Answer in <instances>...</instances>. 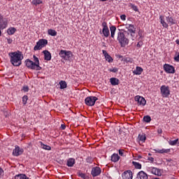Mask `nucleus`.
I'll return each instance as SVG.
<instances>
[{"instance_id": "obj_1", "label": "nucleus", "mask_w": 179, "mask_h": 179, "mask_svg": "<svg viewBox=\"0 0 179 179\" xmlns=\"http://www.w3.org/2000/svg\"><path fill=\"white\" fill-rule=\"evenodd\" d=\"M8 56L10 57V62L13 66H20L22 65V60L24 57L21 51L9 52Z\"/></svg>"}, {"instance_id": "obj_2", "label": "nucleus", "mask_w": 179, "mask_h": 179, "mask_svg": "<svg viewBox=\"0 0 179 179\" xmlns=\"http://www.w3.org/2000/svg\"><path fill=\"white\" fill-rule=\"evenodd\" d=\"M117 41H119L121 47H125L129 44V39L125 37V34L123 32L117 33Z\"/></svg>"}, {"instance_id": "obj_3", "label": "nucleus", "mask_w": 179, "mask_h": 179, "mask_svg": "<svg viewBox=\"0 0 179 179\" xmlns=\"http://www.w3.org/2000/svg\"><path fill=\"white\" fill-rule=\"evenodd\" d=\"M126 29L128 30L127 34H130L131 40L134 41V40H135V38L136 37V28L134 24H127Z\"/></svg>"}, {"instance_id": "obj_4", "label": "nucleus", "mask_w": 179, "mask_h": 179, "mask_svg": "<svg viewBox=\"0 0 179 179\" xmlns=\"http://www.w3.org/2000/svg\"><path fill=\"white\" fill-rule=\"evenodd\" d=\"M47 44H48V41L47 39H39L36 43V45L34 46V50L38 51L42 48H44Z\"/></svg>"}, {"instance_id": "obj_5", "label": "nucleus", "mask_w": 179, "mask_h": 179, "mask_svg": "<svg viewBox=\"0 0 179 179\" xmlns=\"http://www.w3.org/2000/svg\"><path fill=\"white\" fill-rule=\"evenodd\" d=\"M97 100H99V98H97V96H90L85 98V103L86 106L93 107V106L96 104V101H97Z\"/></svg>"}, {"instance_id": "obj_6", "label": "nucleus", "mask_w": 179, "mask_h": 179, "mask_svg": "<svg viewBox=\"0 0 179 179\" xmlns=\"http://www.w3.org/2000/svg\"><path fill=\"white\" fill-rule=\"evenodd\" d=\"M160 92L162 97H169L171 93L170 87L166 85H162L160 87Z\"/></svg>"}, {"instance_id": "obj_7", "label": "nucleus", "mask_w": 179, "mask_h": 179, "mask_svg": "<svg viewBox=\"0 0 179 179\" xmlns=\"http://www.w3.org/2000/svg\"><path fill=\"white\" fill-rule=\"evenodd\" d=\"M163 68L166 73H176V69L172 65L165 64Z\"/></svg>"}, {"instance_id": "obj_8", "label": "nucleus", "mask_w": 179, "mask_h": 179, "mask_svg": "<svg viewBox=\"0 0 179 179\" xmlns=\"http://www.w3.org/2000/svg\"><path fill=\"white\" fill-rule=\"evenodd\" d=\"M135 101H137L138 106H146V99L143 96H141L139 95H137L134 98Z\"/></svg>"}, {"instance_id": "obj_9", "label": "nucleus", "mask_w": 179, "mask_h": 179, "mask_svg": "<svg viewBox=\"0 0 179 179\" xmlns=\"http://www.w3.org/2000/svg\"><path fill=\"white\" fill-rule=\"evenodd\" d=\"M102 34H103L104 37H108L110 36V29H108V26H107V22H103L102 23Z\"/></svg>"}, {"instance_id": "obj_10", "label": "nucleus", "mask_w": 179, "mask_h": 179, "mask_svg": "<svg viewBox=\"0 0 179 179\" xmlns=\"http://www.w3.org/2000/svg\"><path fill=\"white\" fill-rule=\"evenodd\" d=\"M23 152H24L23 148H20L18 145H15V148L13 150V156H20L23 155Z\"/></svg>"}, {"instance_id": "obj_11", "label": "nucleus", "mask_w": 179, "mask_h": 179, "mask_svg": "<svg viewBox=\"0 0 179 179\" xmlns=\"http://www.w3.org/2000/svg\"><path fill=\"white\" fill-rule=\"evenodd\" d=\"M25 65L27 68H29V69L37 71V67H36L34 62L30 60L29 59L25 61Z\"/></svg>"}, {"instance_id": "obj_12", "label": "nucleus", "mask_w": 179, "mask_h": 179, "mask_svg": "<svg viewBox=\"0 0 179 179\" xmlns=\"http://www.w3.org/2000/svg\"><path fill=\"white\" fill-rule=\"evenodd\" d=\"M122 179H132V178H134V175L132 174V171H131V170L125 171L122 174Z\"/></svg>"}, {"instance_id": "obj_13", "label": "nucleus", "mask_w": 179, "mask_h": 179, "mask_svg": "<svg viewBox=\"0 0 179 179\" xmlns=\"http://www.w3.org/2000/svg\"><path fill=\"white\" fill-rule=\"evenodd\" d=\"M91 174L92 177H97L99 174H101V169L97 166L92 168Z\"/></svg>"}, {"instance_id": "obj_14", "label": "nucleus", "mask_w": 179, "mask_h": 179, "mask_svg": "<svg viewBox=\"0 0 179 179\" xmlns=\"http://www.w3.org/2000/svg\"><path fill=\"white\" fill-rule=\"evenodd\" d=\"M71 54H72V52H71V51H66V50H62L59 52V57H61V58H64V59H65V58H66V57H68V58H69V57H71Z\"/></svg>"}, {"instance_id": "obj_15", "label": "nucleus", "mask_w": 179, "mask_h": 179, "mask_svg": "<svg viewBox=\"0 0 179 179\" xmlns=\"http://www.w3.org/2000/svg\"><path fill=\"white\" fill-rule=\"evenodd\" d=\"M154 152H155V153H159L160 155H164V153H170L171 150L170 148L154 149Z\"/></svg>"}, {"instance_id": "obj_16", "label": "nucleus", "mask_w": 179, "mask_h": 179, "mask_svg": "<svg viewBox=\"0 0 179 179\" xmlns=\"http://www.w3.org/2000/svg\"><path fill=\"white\" fill-rule=\"evenodd\" d=\"M150 170L152 174H154L155 176H158V177L162 176V170H160L159 169L151 167L150 168Z\"/></svg>"}, {"instance_id": "obj_17", "label": "nucleus", "mask_w": 179, "mask_h": 179, "mask_svg": "<svg viewBox=\"0 0 179 179\" xmlns=\"http://www.w3.org/2000/svg\"><path fill=\"white\" fill-rule=\"evenodd\" d=\"M136 178L138 179H148L149 178V176L148 173H145L143 171H141L137 173Z\"/></svg>"}, {"instance_id": "obj_18", "label": "nucleus", "mask_w": 179, "mask_h": 179, "mask_svg": "<svg viewBox=\"0 0 179 179\" xmlns=\"http://www.w3.org/2000/svg\"><path fill=\"white\" fill-rule=\"evenodd\" d=\"M33 57L36 71H41V66H40V60H38V57H36V55H34Z\"/></svg>"}, {"instance_id": "obj_19", "label": "nucleus", "mask_w": 179, "mask_h": 179, "mask_svg": "<svg viewBox=\"0 0 179 179\" xmlns=\"http://www.w3.org/2000/svg\"><path fill=\"white\" fill-rule=\"evenodd\" d=\"M43 54L44 55V59L45 61H51V52H50V51L48 50H43Z\"/></svg>"}, {"instance_id": "obj_20", "label": "nucleus", "mask_w": 179, "mask_h": 179, "mask_svg": "<svg viewBox=\"0 0 179 179\" xmlns=\"http://www.w3.org/2000/svg\"><path fill=\"white\" fill-rule=\"evenodd\" d=\"M75 163H76L75 158H69L66 161V166L68 167H73V166H75Z\"/></svg>"}, {"instance_id": "obj_21", "label": "nucleus", "mask_w": 179, "mask_h": 179, "mask_svg": "<svg viewBox=\"0 0 179 179\" xmlns=\"http://www.w3.org/2000/svg\"><path fill=\"white\" fill-rule=\"evenodd\" d=\"M159 20L161 24H162V27H164L165 29H169V24L166 22V20H164V16L160 15L159 16Z\"/></svg>"}, {"instance_id": "obj_22", "label": "nucleus", "mask_w": 179, "mask_h": 179, "mask_svg": "<svg viewBox=\"0 0 179 179\" xmlns=\"http://www.w3.org/2000/svg\"><path fill=\"white\" fill-rule=\"evenodd\" d=\"M110 83L112 86H117V85H120V80L117 78H111Z\"/></svg>"}, {"instance_id": "obj_23", "label": "nucleus", "mask_w": 179, "mask_h": 179, "mask_svg": "<svg viewBox=\"0 0 179 179\" xmlns=\"http://www.w3.org/2000/svg\"><path fill=\"white\" fill-rule=\"evenodd\" d=\"M142 72H143V69L141 66H136V70L133 71L134 75H142Z\"/></svg>"}, {"instance_id": "obj_24", "label": "nucleus", "mask_w": 179, "mask_h": 179, "mask_svg": "<svg viewBox=\"0 0 179 179\" xmlns=\"http://www.w3.org/2000/svg\"><path fill=\"white\" fill-rule=\"evenodd\" d=\"M38 145H40L41 149H43L44 150H51V146L43 144L41 141L38 142Z\"/></svg>"}, {"instance_id": "obj_25", "label": "nucleus", "mask_w": 179, "mask_h": 179, "mask_svg": "<svg viewBox=\"0 0 179 179\" xmlns=\"http://www.w3.org/2000/svg\"><path fill=\"white\" fill-rule=\"evenodd\" d=\"M110 37H112V38H114L115 36V31H117V27H115V26H111L110 27Z\"/></svg>"}, {"instance_id": "obj_26", "label": "nucleus", "mask_w": 179, "mask_h": 179, "mask_svg": "<svg viewBox=\"0 0 179 179\" xmlns=\"http://www.w3.org/2000/svg\"><path fill=\"white\" fill-rule=\"evenodd\" d=\"M15 179H31L26 174L20 173L15 176Z\"/></svg>"}, {"instance_id": "obj_27", "label": "nucleus", "mask_w": 179, "mask_h": 179, "mask_svg": "<svg viewBox=\"0 0 179 179\" xmlns=\"http://www.w3.org/2000/svg\"><path fill=\"white\" fill-rule=\"evenodd\" d=\"M120 160V157L118 156V154L114 153L111 156V161L113 162V163H117Z\"/></svg>"}, {"instance_id": "obj_28", "label": "nucleus", "mask_w": 179, "mask_h": 179, "mask_svg": "<svg viewBox=\"0 0 179 179\" xmlns=\"http://www.w3.org/2000/svg\"><path fill=\"white\" fill-rule=\"evenodd\" d=\"M48 34H49V36H52V37H55L57 33V31H55V29H50L48 30Z\"/></svg>"}, {"instance_id": "obj_29", "label": "nucleus", "mask_w": 179, "mask_h": 179, "mask_svg": "<svg viewBox=\"0 0 179 179\" xmlns=\"http://www.w3.org/2000/svg\"><path fill=\"white\" fill-rule=\"evenodd\" d=\"M7 33L8 34H9L10 36H13V34H15V33H16V28L15 27H10L7 30Z\"/></svg>"}, {"instance_id": "obj_30", "label": "nucleus", "mask_w": 179, "mask_h": 179, "mask_svg": "<svg viewBox=\"0 0 179 179\" xmlns=\"http://www.w3.org/2000/svg\"><path fill=\"white\" fill-rule=\"evenodd\" d=\"M166 22H168V23H171V24H176V20H174L173 17H171V16H168L166 17Z\"/></svg>"}, {"instance_id": "obj_31", "label": "nucleus", "mask_w": 179, "mask_h": 179, "mask_svg": "<svg viewBox=\"0 0 179 179\" xmlns=\"http://www.w3.org/2000/svg\"><path fill=\"white\" fill-rule=\"evenodd\" d=\"M132 164L133 166H134L135 169H138V170H141V169H142V164H141L139 162L133 161Z\"/></svg>"}, {"instance_id": "obj_32", "label": "nucleus", "mask_w": 179, "mask_h": 179, "mask_svg": "<svg viewBox=\"0 0 179 179\" xmlns=\"http://www.w3.org/2000/svg\"><path fill=\"white\" fill-rule=\"evenodd\" d=\"M43 3V0H32L31 4L34 5V6H37L38 5H41Z\"/></svg>"}, {"instance_id": "obj_33", "label": "nucleus", "mask_w": 179, "mask_h": 179, "mask_svg": "<svg viewBox=\"0 0 179 179\" xmlns=\"http://www.w3.org/2000/svg\"><path fill=\"white\" fill-rule=\"evenodd\" d=\"M60 89H66V82L62 80L59 82Z\"/></svg>"}, {"instance_id": "obj_34", "label": "nucleus", "mask_w": 179, "mask_h": 179, "mask_svg": "<svg viewBox=\"0 0 179 179\" xmlns=\"http://www.w3.org/2000/svg\"><path fill=\"white\" fill-rule=\"evenodd\" d=\"M105 59H106V61H107L109 63H111V62H113V61H114V59H113V57H111V56L110 55L105 56Z\"/></svg>"}, {"instance_id": "obj_35", "label": "nucleus", "mask_w": 179, "mask_h": 179, "mask_svg": "<svg viewBox=\"0 0 179 179\" xmlns=\"http://www.w3.org/2000/svg\"><path fill=\"white\" fill-rule=\"evenodd\" d=\"M138 139L141 142H145V141H146V135H145V134H142V135L139 134L138 135Z\"/></svg>"}, {"instance_id": "obj_36", "label": "nucleus", "mask_w": 179, "mask_h": 179, "mask_svg": "<svg viewBox=\"0 0 179 179\" xmlns=\"http://www.w3.org/2000/svg\"><path fill=\"white\" fill-rule=\"evenodd\" d=\"M178 142V138L174 140V141H169V144L171 145V146H176V145H177Z\"/></svg>"}, {"instance_id": "obj_37", "label": "nucleus", "mask_w": 179, "mask_h": 179, "mask_svg": "<svg viewBox=\"0 0 179 179\" xmlns=\"http://www.w3.org/2000/svg\"><path fill=\"white\" fill-rule=\"evenodd\" d=\"M143 121L145 122H150L152 121V117H150L149 115L144 116Z\"/></svg>"}, {"instance_id": "obj_38", "label": "nucleus", "mask_w": 179, "mask_h": 179, "mask_svg": "<svg viewBox=\"0 0 179 179\" xmlns=\"http://www.w3.org/2000/svg\"><path fill=\"white\" fill-rule=\"evenodd\" d=\"M27 100H29V96H27V95H24L22 97V103L24 106H26V104H27Z\"/></svg>"}, {"instance_id": "obj_39", "label": "nucleus", "mask_w": 179, "mask_h": 179, "mask_svg": "<svg viewBox=\"0 0 179 179\" xmlns=\"http://www.w3.org/2000/svg\"><path fill=\"white\" fill-rule=\"evenodd\" d=\"M130 6L131 9H133V10H134L135 12H139V9L138 8V6H135V4L131 3Z\"/></svg>"}, {"instance_id": "obj_40", "label": "nucleus", "mask_w": 179, "mask_h": 179, "mask_svg": "<svg viewBox=\"0 0 179 179\" xmlns=\"http://www.w3.org/2000/svg\"><path fill=\"white\" fill-rule=\"evenodd\" d=\"M78 177H80L81 178L86 179V174H85L82 172H78Z\"/></svg>"}, {"instance_id": "obj_41", "label": "nucleus", "mask_w": 179, "mask_h": 179, "mask_svg": "<svg viewBox=\"0 0 179 179\" xmlns=\"http://www.w3.org/2000/svg\"><path fill=\"white\" fill-rule=\"evenodd\" d=\"M86 162L87 163H90V164H92V163H93V158L91 157H87Z\"/></svg>"}, {"instance_id": "obj_42", "label": "nucleus", "mask_w": 179, "mask_h": 179, "mask_svg": "<svg viewBox=\"0 0 179 179\" xmlns=\"http://www.w3.org/2000/svg\"><path fill=\"white\" fill-rule=\"evenodd\" d=\"M22 90L24 93H27V92H29V86L27 85H24L22 87Z\"/></svg>"}, {"instance_id": "obj_43", "label": "nucleus", "mask_w": 179, "mask_h": 179, "mask_svg": "<svg viewBox=\"0 0 179 179\" xmlns=\"http://www.w3.org/2000/svg\"><path fill=\"white\" fill-rule=\"evenodd\" d=\"M110 72H113L114 73H117L118 72V69L117 68H113L109 69Z\"/></svg>"}, {"instance_id": "obj_44", "label": "nucleus", "mask_w": 179, "mask_h": 179, "mask_svg": "<svg viewBox=\"0 0 179 179\" xmlns=\"http://www.w3.org/2000/svg\"><path fill=\"white\" fill-rule=\"evenodd\" d=\"M142 45H143V42H142L141 41H139V42L137 43V47H138V48H141V47H142Z\"/></svg>"}, {"instance_id": "obj_45", "label": "nucleus", "mask_w": 179, "mask_h": 179, "mask_svg": "<svg viewBox=\"0 0 179 179\" xmlns=\"http://www.w3.org/2000/svg\"><path fill=\"white\" fill-rule=\"evenodd\" d=\"M7 43L8 44H12V43H13V40L10 38H7Z\"/></svg>"}, {"instance_id": "obj_46", "label": "nucleus", "mask_w": 179, "mask_h": 179, "mask_svg": "<svg viewBox=\"0 0 179 179\" xmlns=\"http://www.w3.org/2000/svg\"><path fill=\"white\" fill-rule=\"evenodd\" d=\"M174 61H176V62H179V53L177 56L174 57Z\"/></svg>"}, {"instance_id": "obj_47", "label": "nucleus", "mask_w": 179, "mask_h": 179, "mask_svg": "<svg viewBox=\"0 0 179 179\" xmlns=\"http://www.w3.org/2000/svg\"><path fill=\"white\" fill-rule=\"evenodd\" d=\"M120 19H121L122 20H126V19H127V15H120Z\"/></svg>"}, {"instance_id": "obj_48", "label": "nucleus", "mask_w": 179, "mask_h": 179, "mask_svg": "<svg viewBox=\"0 0 179 179\" xmlns=\"http://www.w3.org/2000/svg\"><path fill=\"white\" fill-rule=\"evenodd\" d=\"M119 155L120 156H124V150H119Z\"/></svg>"}, {"instance_id": "obj_49", "label": "nucleus", "mask_w": 179, "mask_h": 179, "mask_svg": "<svg viewBox=\"0 0 179 179\" xmlns=\"http://www.w3.org/2000/svg\"><path fill=\"white\" fill-rule=\"evenodd\" d=\"M148 160H149L151 163H153V162H155V158L150 157H148Z\"/></svg>"}, {"instance_id": "obj_50", "label": "nucleus", "mask_w": 179, "mask_h": 179, "mask_svg": "<svg viewBox=\"0 0 179 179\" xmlns=\"http://www.w3.org/2000/svg\"><path fill=\"white\" fill-rule=\"evenodd\" d=\"M102 52H103L104 57H106V56L108 55V53L107 52L106 50H102Z\"/></svg>"}, {"instance_id": "obj_51", "label": "nucleus", "mask_w": 179, "mask_h": 179, "mask_svg": "<svg viewBox=\"0 0 179 179\" xmlns=\"http://www.w3.org/2000/svg\"><path fill=\"white\" fill-rule=\"evenodd\" d=\"M2 176H3V169L0 168V178H1V177H2Z\"/></svg>"}, {"instance_id": "obj_52", "label": "nucleus", "mask_w": 179, "mask_h": 179, "mask_svg": "<svg viewBox=\"0 0 179 179\" xmlns=\"http://www.w3.org/2000/svg\"><path fill=\"white\" fill-rule=\"evenodd\" d=\"M157 134H163V130L162 129V128H159L158 129H157Z\"/></svg>"}, {"instance_id": "obj_53", "label": "nucleus", "mask_w": 179, "mask_h": 179, "mask_svg": "<svg viewBox=\"0 0 179 179\" xmlns=\"http://www.w3.org/2000/svg\"><path fill=\"white\" fill-rule=\"evenodd\" d=\"M61 128L62 129H65V128H66V126H65V124H61Z\"/></svg>"}, {"instance_id": "obj_54", "label": "nucleus", "mask_w": 179, "mask_h": 179, "mask_svg": "<svg viewBox=\"0 0 179 179\" xmlns=\"http://www.w3.org/2000/svg\"><path fill=\"white\" fill-rule=\"evenodd\" d=\"M176 44H178V45H179V40H178V39H177V40L176 41Z\"/></svg>"}, {"instance_id": "obj_55", "label": "nucleus", "mask_w": 179, "mask_h": 179, "mask_svg": "<svg viewBox=\"0 0 179 179\" xmlns=\"http://www.w3.org/2000/svg\"><path fill=\"white\" fill-rule=\"evenodd\" d=\"M101 2H106V1H108V0H99Z\"/></svg>"}, {"instance_id": "obj_56", "label": "nucleus", "mask_w": 179, "mask_h": 179, "mask_svg": "<svg viewBox=\"0 0 179 179\" xmlns=\"http://www.w3.org/2000/svg\"><path fill=\"white\" fill-rule=\"evenodd\" d=\"M2 36V31L0 30V37Z\"/></svg>"}, {"instance_id": "obj_57", "label": "nucleus", "mask_w": 179, "mask_h": 179, "mask_svg": "<svg viewBox=\"0 0 179 179\" xmlns=\"http://www.w3.org/2000/svg\"><path fill=\"white\" fill-rule=\"evenodd\" d=\"M138 159H142V156H138Z\"/></svg>"}, {"instance_id": "obj_58", "label": "nucleus", "mask_w": 179, "mask_h": 179, "mask_svg": "<svg viewBox=\"0 0 179 179\" xmlns=\"http://www.w3.org/2000/svg\"><path fill=\"white\" fill-rule=\"evenodd\" d=\"M154 179H160V178H154Z\"/></svg>"}, {"instance_id": "obj_59", "label": "nucleus", "mask_w": 179, "mask_h": 179, "mask_svg": "<svg viewBox=\"0 0 179 179\" xmlns=\"http://www.w3.org/2000/svg\"><path fill=\"white\" fill-rule=\"evenodd\" d=\"M9 1H12V0H9Z\"/></svg>"}, {"instance_id": "obj_60", "label": "nucleus", "mask_w": 179, "mask_h": 179, "mask_svg": "<svg viewBox=\"0 0 179 179\" xmlns=\"http://www.w3.org/2000/svg\"><path fill=\"white\" fill-rule=\"evenodd\" d=\"M173 179H176V178H173Z\"/></svg>"}]
</instances>
